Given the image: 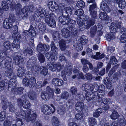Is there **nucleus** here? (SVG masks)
<instances>
[{
  "label": "nucleus",
  "instance_id": "f257e3e1",
  "mask_svg": "<svg viewBox=\"0 0 126 126\" xmlns=\"http://www.w3.org/2000/svg\"><path fill=\"white\" fill-rule=\"evenodd\" d=\"M84 12L82 9H79L76 10L74 14L78 17L76 21L78 25L79 26V30L82 31L84 30L85 29L87 28V25H85V23L87 19L86 16H85L84 14Z\"/></svg>",
  "mask_w": 126,
  "mask_h": 126
},
{
  "label": "nucleus",
  "instance_id": "f03ea898",
  "mask_svg": "<svg viewBox=\"0 0 126 126\" xmlns=\"http://www.w3.org/2000/svg\"><path fill=\"white\" fill-rule=\"evenodd\" d=\"M14 40L12 44L9 41L4 42L3 45L4 47L3 49L5 50H12L13 47L17 48L19 47L20 44V39L21 37L20 34L19 33H14Z\"/></svg>",
  "mask_w": 126,
  "mask_h": 126
},
{
  "label": "nucleus",
  "instance_id": "7ed1b4c3",
  "mask_svg": "<svg viewBox=\"0 0 126 126\" xmlns=\"http://www.w3.org/2000/svg\"><path fill=\"white\" fill-rule=\"evenodd\" d=\"M50 46L52 52H47L45 54V55L47 59L55 61L57 58V54L58 49L53 41L51 42Z\"/></svg>",
  "mask_w": 126,
  "mask_h": 126
},
{
  "label": "nucleus",
  "instance_id": "20e7f679",
  "mask_svg": "<svg viewBox=\"0 0 126 126\" xmlns=\"http://www.w3.org/2000/svg\"><path fill=\"white\" fill-rule=\"evenodd\" d=\"M8 59L9 60L10 59V58L8 57ZM10 60H8L9 61L3 64V62L5 61V60H3L0 63V66L2 68H5L7 69V70L5 71V75L7 77H8L9 79H11L13 75H14L13 73V71L12 68V67L11 66V61Z\"/></svg>",
  "mask_w": 126,
  "mask_h": 126
},
{
  "label": "nucleus",
  "instance_id": "39448f33",
  "mask_svg": "<svg viewBox=\"0 0 126 126\" xmlns=\"http://www.w3.org/2000/svg\"><path fill=\"white\" fill-rule=\"evenodd\" d=\"M47 6L50 10L54 13L57 12L58 11H63L64 8V4L61 3L58 5L56 2L54 1L48 2L47 4Z\"/></svg>",
  "mask_w": 126,
  "mask_h": 126
},
{
  "label": "nucleus",
  "instance_id": "423d86ee",
  "mask_svg": "<svg viewBox=\"0 0 126 126\" xmlns=\"http://www.w3.org/2000/svg\"><path fill=\"white\" fill-rule=\"evenodd\" d=\"M15 15L13 13L9 14V18H5L3 23V27L6 29L11 28L13 26V24L16 21Z\"/></svg>",
  "mask_w": 126,
  "mask_h": 126
},
{
  "label": "nucleus",
  "instance_id": "0eeeda50",
  "mask_svg": "<svg viewBox=\"0 0 126 126\" xmlns=\"http://www.w3.org/2000/svg\"><path fill=\"white\" fill-rule=\"evenodd\" d=\"M54 94L53 90L50 87L47 86L46 88V91L41 93V97L44 100H48L50 98L53 97Z\"/></svg>",
  "mask_w": 126,
  "mask_h": 126
},
{
  "label": "nucleus",
  "instance_id": "6e6552de",
  "mask_svg": "<svg viewBox=\"0 0 126 126\" xmlns=\"http://www.w3.org/2000/svg\"><path fill=\"white\" fill-rule=\"evenodd\" d=\"M55 16L53 13L46 15L45 17V22L51 27L54 28L56 26Z\"/></svg>",
  "mask_w": 126,
  "mask_h": 126
},
{
  "label": "nucleus",
  "instance_id": "1a4fd4ad",
  "mask_svg": "<svg viewBox=\"0 0 126 126\" xmlns=\"http://www.w3.org/2000/svg\"><path fill=\"white\" fill-rule=\"evenodd\" d=\"M36 80L35 77H32L29 79L28 78L25 77L23 79L22 84L23 85L29 86L31 88H33L36 83Z\"/></svg>",
  "mask_w": 126,
  "mask_h": 126
},
{
  "label": "nucleus",
  "instance_id": "9d476101",
  "mask_svg": "<svg viewBox=\"0 0 126 126\" xmlns=\"http://www.w3.org/2000/svg\"><path fill=\"white\" fill-rule=\"evenodd\" d=\"M10 79L9 81L6 79H4L1 81L3 82L4 84H5L6 87L8 86V89L10 90L13 86L15 87L16 82L17 81V76L16 75H13L12 77Z\"/></svg>",
  "mask_w": 126,
  "mask_h": 126
},
{
  "label": "nucleus",
  "instance_id": "9b49d317",
  "mask_svg": "<svg viewBox=\"0 0 126 126\" xmlns=\"http://www.w3.org/2000/svg\"><path fill=\"white\" fill-rule=\"evenodd\" d=\"M39 72L41 75L45 76L47 75L48 70L47 68L45 66H41L39 67L38 66H36L32 72H34V74H37Z\"/></svg>",
  "mask_w": 126,
  "mask_h": 126
},
{
  "label": "nucleus",
  "instance_id": "f8f14e48",
  "mask_svg": "<svg viewBox=\"0 0 126 126\" xmlns=\"http://www.w3.org/2000/svg\"><path fill=\"white\" fill-rule=\"evenodd\" d=\"M101 101L98 100L99 106H102V109L105 110H107L110 108L109 104L110 103V100L109 98H101Z\"/></svg>",
  "mask_w": 126,
  "mask_h": 126
},
{
  "label": "nucleus",
  "instance_id": "ddd939ff",
  "mask_svg": "<svg viewBox=\"0 0 126 126\" xmlns=\"http://www.w3.org/2000/svg\"><path fill=\"white\" fill-rule=\"evenodd\" d=\"M8 51L7 50H5V49H2L1 50H0V61L2 59V61L0 62V63L3 60H5V61L3 62L4 64L5 63L7 62H8L9 60L8 59V57L10 58V59H9V60H10L11 61V63H12V59L9 56H7V54L8 53Z\"/></svg>",
  "mask_w": 126,
  "mask_h": 126
},
{
  "label": "nucleus",
  "instance_id": "4468645a",
  "mask_svg": "<svg viewBox=\"0 0 126 126\" xmlns=\"http://www.w3.org/2000/svg\"><path fill=\"white\" fill-rule=\"evenodd\" d=\"M1 104L2 109L4 110H5V111H1L0 113V122L4 121L5 120L6 115V110L7 108L6 101L2 100L1 101Z\"/></svg>",
  "mask_w": 126,
  "mask_h": 126
},
{
  "label": "nucleus",
  "instance_id": "2eb2a0df",
  "mask_svg": "<svg viewBox=\"0 0 126 126\" xmlns=\"http://www.w3.org/2000/svg\"><path fill=\"white\" fill-rule=\"evenodd\" d=\"M108 4L111 5L112 2L116 3L119 7L124 9L126 7V1L124 0H104Z\"/></svg>",
  "mask_w": 126,
  "mask_h": 126
},
{
  "label": "nucleus",
  "instance_id": "dca6fc26",
  "mask_svg": "<svg viewBox=\"0 0 126 126\" xmlns=\"http://www.w3.org/2000/svg\"><path fill=\"white\" fill-rule=\"evenodd\" d=\"M15 84V87L13 86L11 87V89H10V90L11 91L12 93L14 95L22 94L23 92V88L21 87H17V83L16 82Z\"/></svg>",
  "mask_w": 126,
  "mask_h": 126
},
{
  "label": "nucleus",
  "instance_id": "f3484780",
  "mask_svg": "<svg viewBox=\"0 0 126 126\" xmlns=\"http://www.w3.org/2000/svg\"><path fill=\"white\" fill-rule=\"evenodd\" d=\"M31 110L30 109L26 111L21 110L19 113L20 117L23 119H25L27 122H29V117L31 113Z\"/></svg>",
  "mask_w": 126,
  "mask_h": 126
},
{
  "label": "nucleus",
  "instance_id": "a211bd4d",
  "mask_svg": "<svg viewBox=\"0 0 126 126\" xmlns=\"http://www.w3.org/2000/svg\"><path fill=\"white\" fill-rule=\"evenodd\" d=\"M48 64L50 69L53 72L56 71L58 72H59L62 69L61 64L59 63H56L55 64L54 63H52L50 62L48 63Z\"/></svg>",
  "mask_w": 126,
  "mask_h": 126
},
{
  "label": "nucleus",
  "instance_id": "6ab92c4d",
  "mask_svg": "<svg viewBox=\"0 0 126 126\" xmlns=\"http://www.w3.org/2000/svg\"><path fill=\"white\" fill-rule=\"evenodd\" d=\"M50 49V46L47 44H43L40 42L37 47L36 49L37 51L39 53L43 51L44 52L45 51H48Z\"/></svg>",
  "mask_w": 126,
  "mask_h": 126
},
{
  "label": "nucleus",
  "instance_id": "aec40b11",
  "mask_svg": "<svg viewBox=\"0 0 126 126\" xmlns=\"http://www.w3.org/2000/svg\"><path fill=\"white\" fill-rule=\"evenodd\" d=\"M34 8L33 5H30L29 6H25L21 10V12L24 15L22 17L23 19H24V17H26L28 16L29 11L31 12H32Z\"/></svg>",
  "mask_w": 126,
  "mask_h": 126
},
{
  "label": "nucleus",
  "instance_id": "412c9836",
  "mask_svg": "<svg viewBox=\"0 0 126 126\" xmlns=\"http://www.w3.org/2000/svg\"><path fill=\"white\" fill-rule=\"evenodd\" d=\"M75 109L78 112H79L86 113V109L85 106L82 102H78L75 105Z\"/></svg>",
  "mask_w": 126,
  "mask_h": 126
},
{
  "label": "nucleus",
  "instance_id": "4be33fe9",
  "mask_svg": "<svg viewBox=\"0 0 126 126\" xmlns=\"http://www.w3.org/2000/svg\"><path fill=\"white\" fill-rule=\"evenodd\" d=\"M96 7V4L93 3L90 5L89 8V10L91 17L94 19L96 18L97 17V11L95 10Z\"/></svg>",
  "mask_w": 126,
  "mask_h": 126
},
{
  "label": "nucleus",
  "instance_id": "5701e85b",
  "mask_svg": "<svg viewBox=\"0 0 126 126\" xmlns=\"http://www.w3.org/2000/svg\"><path fill=\"white\" fill-rule=\"evenodd\" d=\"M37 60V58L35 57L34 56L32 57L27 63V66L28 68L31 69V70L33 68L34 69V66L36 65Z\"/></svg>",
  "mask_w": 126,
  "mask_h": 126
},
{
  "label": "nucleus",
  "instance_id": "b1692460",
  "mask_svg": "<svg viewBox=\"0 0 126 126\" xmlns=\"http://www.w3.org/2000/svg\"><path fill=\"white\" fill-rule=\"evenodd\" d=\"M15 4L11 5V6H10V8L12 11H14L15 10L17 14L18 15L20 14L22 7L20 3H18L16 4Z\"/></svg>",
  "mask_w": 126,
  "mask_h": 126
},
{
  "label": "nucleus",
  "instance_id": "393cba45",
  "mask_svg": "<svg viewBox=\"0 0 126 126\" xmlns=\"http://www.w3.org/2000/svg\"><path fill=\"white\" fill-rule=\"evenodd\" d=\"M42 111L44 114L46 115H49L51 113H53L52 109L48 105H44L42 107Z\"/></svg>",
  "mask_w": 126,
  "mask_h": 126
},
{
  "label": "nucleus",
  "instance_id": "a878e982",
  "mask_svg": "<svg viewBox=\"0 0 126 126\" xmlns=\"http://www.w3.org/2000/svg\"><path fill=\"white\" fill-rule=\"evenodd\" d=\"M85 36L84 35L82 36L80 38V44H78L76 48L78 51H80L82 50L83 48V46L85 44L87 43L86 38L84 39Z\"/></svg>",
  "mask_w": 126,
  "mask_h": 126
},
{
  "label": "nucleus",
  "instance_id": "bb28decb",
  "mask_svg": "<svg viewBox=\"0 0 126 126\" xmlns=\"http://www.w3.org/2000/svg\"><path fill=\"white\" fill-rule=\"evenodd\" d=\"M35 12L37 16L43 17L45 16L46 14V10L43 8L40 7L37 9Z\"/></svg>",
  "mask_w": 126,
  "mask_h": 126
},
{
  "label": "nucleus",
  "instance_id": "cd10ccee",
  "mask_svg": "<svg viewBox=\"0 0 126 126\" xmlns=\"http://www.w3.org/2000/svg\"><path fill=\"white\" fill-rule=\"evenodd\" d=\"M89 90L87 89V102L96 99V94L93 92H89Z\"/></svg>",
  "mask_w": 126,
  "mask_h": 126
},
{
  "label": "nucleus",
  "instance_id": "c85d7f7f",
  "mask_svg": "<svg viewBox=\"0 0 126 126\" xmlns=\"http://www.w3.org/2000/svg\"><path fill=\"white\" fill-rule=\"evenodd\" d=\"M25 71V68L23 66H19L17 72V76L20 78L22 77L24 75Z\"/></svg>",
  "mask_w": 126,
  "mask_h": 126
},
{
  "label": "nucleus",
  "instance_id": "c756f323",
  "mask_svg": "<svg viewBox=\"0 0 126 126\" xmlns=\"http://www.w3.org/2000/svg\"><path fill=\"white\" fill-rule=\"evenodd\" d=\"M52 83L54 86H59L63 85L64 82L61 79L57 78H54L52 80Z\"/></svg>",
  "mask_w": 126,
  "mask_h": 126
},
{
  "label": "nucleus",
  "instance_id": "7c9ffc66",
  "mask_svg": "<svg viewBox=\"0 0 126 126\" xmlns=\"http://www.w3.org/2000/svg\"><path fill=\"white\" fill-rule=\"evenodd\" d=\"M66 23V25H68V29H72L75 27L76 23V21L75 20L72 19L69 17H68Z\"/></svg>",
  "mask_w": 126,
  "mask_h": 126
},
{
  "label": "nucleus",
  "instance_id": "2f4dec72",
  "mask_svg": "<svg viewBox=\"0 0 126 126\" xmlns=\"http://www.w3.org/2000/svg\"><path fill=\"white\" fill-rule=\"evenodd\" d=\"M61 33L62 36L64 38H67L70 36V30L67 27L62 29Z\"/></svg>",
  "mask_w": 126,
  "mask_h": 126
},
{
  "label": "nucleus",
  "instance_id": "473e14b6",
  "mask_svg": "<svg viewBox=\"0 0 126 126\" xmlns=\"http://www.w3.org/2000/svg\"><path fill=\"white\" fill-rule=\"evenodd\" d=\"M104 84L105 85L106 88L110 90L112 88V83L108 77L104 78L103 79Z\"/></svg>",
  "mask_w": 126,
  "mask_h": 126
},
{
  "label": "nucleus",
  "instance_id": "72a5a7b5",
  "mask_svg": "<svg viewBox=\"0 0 126 126\" xmlns=\"http://www.w3.org/2000/svg\"><path fill=\"white\" fill-rule=\"evenodd\" d=\"M100 7L101 9L104 12L108 13L110 11V9L109 6L107 4L104 2L101 3Z\"/></svg>",
  "mask_w": 126,
  "mask_h": 126
},
{
  "label": "nucleus",
  "instance_id": "f704fd0d",
  "mask_svg": "<svg viewBox=\"0 0 126 126\" xmlns=\"http://www.w3.org/2000/svg\"><path fill=\"white\" fill-rule=\"evenodd\" d=\"M62 15L59 16L58 19L60 23L62 24L66 25V23L68 16L63 15V14Z\"/></svg>",
  "mask_w": 126,
  "mask_h": 126
},
{
  "label": "nucleus",
  "instance_id": "c9c22d12",
  "mask_svg": "<svg viewBox=\"0 0 126 126\" xmlns=\"http://www.w3.org/2000/svg\"><path fill=\"white\" fill-rule=\"evenodd\" d=\"M107 13V12H100L99 15V18L102 20H109V17Z\"/></svg>",
  "mask_w": 126,
  "mask_h": 126
},
{
  "label": "nucleus",
  "instance_id": "e433bc0d",
  "mask_svg": "<svg viewBox=\"0 0 126 126\" xmlns=\"http://www.w3.org/2000/svg\"><path fill=\"white\" fill-rule=\"evenodd\" d=\"M23 53L25 56L28 57L30 59L29 57L30 56L33 54V51L31 48L27 47L24 50Z\"/></svg>",
  "mask_w": 126,
  "mask_h": 126
},
{
  "label": "nucleus",
  "instance_id": "4c0bfd02",
  "mask_svg": "<svg viewBox=\"0 0 126 126\" xmlns=\"http://www.w3.org/2000/svg\"><path fill=\"white\" fill-rule=\"evenodd\" d=\"M14 62L16 64L18 65L20 63H21L23 61V59L20 56L16 55L13 58Z\"/></svg>",
  "mask_w": 126,
  "mask_h": 126
},
{
  "label": "nucleus",
  "instance_id": "58836bf2",
  "mask_svg": "<svg viewBox=\"0 0 126 126\" xmlns=\"http://www.w3.org/2000/svg\"><path fill=\"white\" fill-rule=\"evenodd\" d=\"M117 123L119 126H125L126 124V120L122 115L118 118Z\"/></svg>",
  "mask_w": 126,
  "mask_h": 126
},
{
  "label": "nucleus",
  "instance_id": "ea45409f",
  "mask_svg": "<svg viewBox=\"0 0 126 126\" xmlns=\"http://www.w3.org/2000/svg\"><path fill=\"white\" fill-rule=\"evenodd\" d=\"M60 47L62 51H64L66 48V41L63 39L60 40L59 42Z\"/></svg>",
  "mask_w": 126,
  "mask_h": 126
},
{
  "label": "nucleus",
  "instance_id": "a19ab883",
  "mask_svg": "<svg viewBox=\"0 0 126 126\" xmlns=\"http://www.w3.org/2000/svg\"><path fill=\"white\" fill-rule=\"evenodd\" d=\"M52 37L54 41L58 42L60 40L61 36L60 33L57 31H55L53 33Z\"/></svg>",
  "mask_w": 126,
  "mask_h": 126
},
{
  "label": "nucleus",
  "instance_id": "79ce46f5",
  "mask_svg": "<svg viewBox=\"0 0 126 126\" xmlns=\"http://www.w3.org/2000/svg\"><path fill=\"white\" fill-rule=\"evenodd\" d=\"M88 124L90 126H94L97 124L96 119L94 117H90L88 119Z\"/></svg>",
  "mask_w": 126,
  "mask_h": 126
},
{
  "label": "nucleus",
  "instance_id": "37998d69",
  "mask_svg": "<svg viewBox=\"0 0 126 126\" xmlns=\"http://www.w3.org/2000/svg\"><path fill=\"white\" fill-rule=\"evenodd\" d=\"M113 13L115 16L120 18H121V16H123L122 15L124 14V12L122 10L117 9L113 11Z\"/></svg>",
  "mask_w": 126,
  "mask_h": 126
},
{
  "label": "nucleus",
  "instance_id": "c03bdc74",
  "mask_svg": "<svg viewBox=\"0 0 126 126\" xmlns=\"http://www.w3.org/2000/svg\"><path fill=\"white\" fill-rule=\"evenodd\" d=\"M94 19L89 18L88 17L87 18V30L89 29L90 27L93 26L95 24Z\"/></svg>",
  "mask_w": 126,
  "mask_h": 126
},
{
  "label": "nucleus",
  "instance_id": "a18cd8bd",
  "mask_svg": "<svg viewBox=\"0 0 126 126\" xmlns=\"http://www.w3.org/2000/svg\"><path fill=\"white\" fill-rule=\"evenodd\" d=\"M90 30V35L91 37H93L96 33L97 31V27L96 26H94L91 27Z\"/></svg>",
  "mask_w": 126,
  "mask_h": 126
},
{
  "label": "nucleus",
  "instance_id": "49530a36",
  "mask_svg": "<svg viewBox=\"0 0 126 126\" xmlns=\"http://www.w3.org/2000/svg\"><path fill=\"white\" fill-rule=\"evenodd\" d=\"M119 65V64H117L114 66L109 71L108 75L109 77L111 76L117 70L118 67Z\"/></svg>",
  "mask_w": 126,
  "mask_h": 126
},
{
  "label": "nucleus",
  "instance_id": "de8ad7c7",
  "mask_svg": "<svg viewBox=\"0 0 126 126\" xmlns=\"http://www.w3.org/2000/svg\"><path fill=\"white\" fill-rule=\"evenodd\" d=\"M52 125L53 126H59L60 121L56 117L54 116L52 119Z\"/></svg>",
  "mask_w": 126,
  "mask_h": 126
},
{
  "label": "nucleus",
  "instance_id": "09e8293b",
  "mask_svg": "<svg viewBox=\"0 0 126 126\" xmlns=\"http://www.w3.org/2000/svg\"><path fill=\"white\" fill-rule=\"evenodd\" d=\"M42 81H38L36 83L35 86V90L38 92H40L42 91L41 88L43 87L42 85Z\"/></svg>",
  "mask_w": 126,
  "mask_h": 126
},
{
  "label": "nucleus",
  "instance_id": "8fccbe9b",
  "mask_svg": "<svg viewBox=\"0 0 126 126\" xmlns=\"http://www.w3.org/2000/svg\"><path fill=\"white\" fill-rule=\"evenodd\" d=\"M99 86L98 85H94L90 87V90L96 94V93H97L99 90Z\"/></svg>",
  "mask_w": 126,
  "mask_h": 126
},
{
  "label": "nucleus",
  "instance_id": "3c124183",
  "mask_svg": "<svg viewBox=\"0 0 126 126\" xmlns=\"http://www.w3.org/2000/svg\"><path fill=\"white\" fill-rule=\"evenodd\" d=\"M102 112V108H99L96 110L93 114V116L94 117H98L100 116Z\"/></svg>",
  "mask_w": 126,
  "mask_h": 126
},
{
  "label": "nucleus",
  "instance_id": "603ef678",
  "mask_svg": "<svg viewBox=\"0 0 126 126\" xmlns=\"http://www.w3.org/2000/svg\"><path fill=\"white\" fill-rule=\"evenodd\" d=\"M28 96L31 100H33L36 98V94L34 92L32 91H30L28 93Z\"/></svg>",
  "mask_w": 126,
  "mask_h": 126
},
{
  "label": "nucleus",
  "instance_id": "864d4df0",
  "mask_svg": "<svg viewBox=\"0 0 126 126\" xmlns=\"http://www.w3.org/2000/svg\"><path fill=\"white\" fill-rule=\"evenodd\" d=\"M38 59L40 63H43L45 61L44 55L42 53H39L38 56Z\"/></svg>",
  "mask_w": 126,
  "mask_h": 126
},
{
  "label": "nucleus",
  "instance_id": "5fc2aeb1",
  "mask_svg": "<svg viewBox=\"0 0 126 126\" xmlns=\"http://www.w3.org/2000/svg\"><path fill=\"white\" fill-rule=\"evenodd\" d=\"M31 105V104L29 101L26 100H23V104L22 106L24 108L29 109Z\"/></svg>",
  "mask_w": 126,
  "mask_h": 126
},
{
  "label": "nucleus",
  "instance_id": "6e6d98bb",
  "mask_svg": "<svg viewBox=\"0 0 126 126\" xmlns=\"http://www.w3.org/2000/svg\"><path fill=\"white\" fill-rule=\"evenodd\" d=\"M75 28L72 29V28L70 29H68L70 30V36L71 37H74L76 36L78 33V31L76 30H75Z\"/></svg>",
  "mask_w": 126,
  "mask_h": 126
},
{
  "label": "nucleus",
  "instance_id": "4d7b16f0",
  "mask_svg": "<svg viewBox=\"0 0 126 126\" xmlns=\"http://www.w3.org/2000/svg\"><path fill=\"white\" fill-rule=\"evenodd\" d=\"M103 92L99 90L97 93H96L97 99L99 100L102 98L104 95Z\"/></svg>",
  "mask_w": 126,
  "mask_h": 126
},
{
  "label": "nucleus",
  "instance_id": "13d9d810",
  "mask_svg": "<svg viewBox=\"0 0 126 126\" xmlns=\"http://www.w3.org/2000/svg\"><path fill=\"white\" fill-rule=\"evenodd\" d=\"M118 117L119 114L115 110L113 111L110 116L111 118L113 120L118 119Z\"/></svg>",
  "mask_w": 126,
  "mask_h": 126
},
{
  "label": "nucleus",
  "instance_id": "bf43d9fd",
  "mask_svg": "<svg viewBox=\"0 0 126 126\" xmlns=\"http://www.w3.org/2000/svg\"><path fill=\"white\" fill-rule=\"evenodd\" d=\"M85 5V2L82 0L78 1L76 4L77 6L79 8L81 9L84 7Z\"/></svg>",
  "mask_w": 126,
  "mask_h": 126
},
{
  "label": "nucleus",
  "instance_id": "052dcab7",
  "mask_svg": "<svg viewBox=\"0 0 126 126\" xmlns=\"http://www.w3.org/2000/svg\"><path fill=\"white\" fill-rule=\"evenodd\" d=\"M122 22L121 21L116 22V23H111V26H113V27H115L117 29H119L121 28Z\"/></svg>",
  "mask_w": 126,
  "mask_h": 126
},
{
  "label": "nucleus",
  "instance_id": "680f3d73",
  "mask_svg": "<svg viewBox=\"0 0 126 126\" xmlns=\"http://www.w3.org/2000/svg\"><path fill=\"white\" fill-rule=\"evenodd\" d=\"M85 113L79 112L75 115V117L76 119L78 120H81L83 118L84 114Z\"/></svg>",
  "mask_w": 126,
  "mask_h": 126
},
{
  "label": "nucleus",
  "instance_id": "e2e57ef3",
  "mask_svg": "<svg viewBox=\"0 0 126 126\" xmlns=\"http://www.w3.org/2000/svg\"><path fill=\"white\" fill-rule=\"evenodd\" d=\"M8 4L6 3L5 1H3L1 3V6L3 10L4 11H7L8 10L9 6L8 5Z\"/></svg>",
  "mask_w": 126,
  "mask_h": 126
},
{
  "label": "nucleus",
  "instance_id": "0e129e2a",
  "mask_svg": "<svg viewBox=\"0 0 126 126\" xmlns=\"http://www.w3.org/2000/svg\"><path fill=\"white\" fill-rule=\"evenodd\" d=\"M61 98L62 99L67 100L69 97V94L67 91H64L61 94Z\"/></svg>",
  "mask_w": 126,
  "mask_h": 126
},
{
  "label": "nucleus",
  "instance_id": "69168bd1",
  "mask_svg": "<svg viewBox=\"0 0 126 126\" xmlns=\"http://www.w3.org/2000/svg\"><path fill=\"white\" fill-rule=\"evenodd\" d=\"M37 117V114L36 113H34L32 114L30 117H29V121H31L32 122H34L35 121Z\"/></svg>",
  "mask_w": 126,
  "mask_h": 126
},
{
  "label": "nucleus",
  "instance_id": "338daca9",
  "mask_svg": "<svg viewBox=\"0 0 126 126\" xmlns=\"http://www.w3.org/2000/svg\"><path fill=\"white\" fill-rule=\"evenodd\" d=\"M16 124L18 126H24V123L22 119L19 118H17L16 120Z\"/></svg>",
  "mask_w": 126,
  "mask_h": 126
},
{
  "label": "nucleus",
  "instance_id": "774afa93",
  "mask_svg": "<svg viewBox=\"0 0 126 126\" xmlns=\"http://www.w3.org/2000/svg\"><path fill=\"white\" fill-rule=\"evenodd\" d=\"M120 42L123 43H126V33H124L121 36L120 38Z\"/></svg>",
  "mask_w": 126,
  "mask_h": 126
}]
</instances>
